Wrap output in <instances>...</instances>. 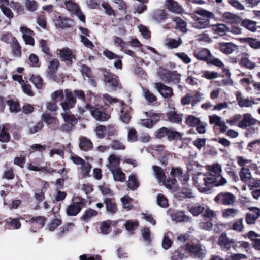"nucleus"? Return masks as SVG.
<instances>
[{
	"instance_id": "obj_36",
	"label": "nucleus",
	"mask_w": 260,
	"mask_h": 260,
	"mask_svg": "<svg viewBox=\"0 0 260 260\" xmlns=\"http://www.w3.org/2000/svg\"><path fill=\"white\" fill-rule=\"evenodd\" d=\"M180 197L193 198L194 197V193L192 189L190 187L184 186L182 188L181 192L179 193Z\"/></svg>"
},
{
	"instance_id": "obj_22",
	"label": "nucleus",
	"mask_w": 260,
	"mask_h": 260,
	"mask_svg": "<svg viewBox=\"0 0 260 260\" xmlns=\"http://www.w3.org/2000/svg\"><path fill=\"white\" fill-rule=\"evenodd\" d=\"M104 203L106 206V211L110 214L113 215L115 214L117 211L116 203L110 198H105Z\"/></svg>"
},
{
	"instance_id": "obj_16",
	"label": "nucleus",
	"mask_w": 260,
	"mask_h": 260,
	"mask_svg": "<svg viewBox=\"0 0 260 260\" xmlns=\"http://www.w3.org/2000/svg\"><path fill=\"white\" fill-rule=\"evenodd\" d=\"M120 158L114 154L110 155L108 158L106 166L110 171L119 169Z\"/></svg>"
},
{
	"instance_id": "obj_31",
	"label": "nucleus",
	"mask_w": 260,
	"mask_h": 260,
	"mask_svg": "<svg viewBox=\"0 0 260 260\" xmlns=\"http://www.w3.org/2000/svg\"><path fill=\"white\" fill-rule=\"evenodd\" d=\"M152 17L156 22H160L166 18L164 10L158 9L153 11Z\"/></svg>"
},
{
	"instance_id": "obj_2",
	"label": "nucleus",
	"mask_w": 260,
	"mask_h": 260,
	"mask_svg": "<svg viewBox=\"0 0 260 260\" xmlns=\"http://www.w3.org/2000/svg\"><path fill=\"white\" fill-rule=\"evenodd\" d=\"M195 13L204 18L197 17L196 18V21L192 25L194 28L203 29L210 27L209 19L215 18V15L212 12L203 9H200L196 10Z\"/></svg>"
},
{
	"instance_id": "obj_20",
	"label": "nucleus",
	"mask_w": 260,
	"mask_h": 260,
	"mask_svg": "<svg viewBox=\"0 0 260 260\" xmlns=\"http://www.w3.org/2000/svg\"><path fill=\"white\" fill-rule=\"evenodd\" d=\"M59 66V61L57 59H54L49 62L48 67V71L47 72V76L50 79L55 81V72Z\"/></svg>"
},
{
	"instance_id": "obj_27",
	"label": "nucleus",
	"mask_w": 260,
	"mask_h": 260,
	"mask_svg": "<svg viewBox=\"0 0 260 260\" xmlns=\"http://www.w3.org/2000/svg\"><path fill=\"white\" fill-rule=\"evenodd\" d=\"M79 147L81 150L87 151L92 149L93 144L89 139L82 137L80 138Z\"/></svg>"
},
{
	"instance_id": "obj_24",
	"label": "nucleus",
	"mask_w": 260,
	"mask_h": 260,
	"mask_svg": "<svg viewBox=\"0 0 260 260\" xmlns=\"http://www.w3.org/2000/svg\"><path fill=\"white\" fill-rule=\"evenodd\" d=\"M189 211L193 216H197L202 214L205 210V207L198 203L193 204L188 207Z\"/></svg>"
},
{
	"instance_id": "obj_21",
	"label": "nucleus",
	"mask_w": 260,
	"mask_h": 260,
	"mask_svg": "<svg viewBox=\"0 0 260 260\" xmlns=\"http://www.w3.org/2000/svg\"><path fill=\"white\" fill-rule=\"evenodd\" d=\"M211 52L207 49H203L194 53L195 57L199 60H204L208 62L211 59Z\"/></svg>"
},
{
	"instance_id": "obj_54",
	"label": "nucleus",
	"mask_w": 260,
	"mask_h": 260,
	"mask_svg": "<svg viewBox=\"0 0 260 260\" xmlns=\"http://www.w3.org/2000/svg\"><path fill=\"white\" fill-rule=\"evenodd\" d=\"M91 169V165L89 162L85 161L81 167V173L83 177L88 176Z\"/></svg>"
},
{
	"instance_id": "obj_13",
	"label": "nucleus",
	"mask_w": 260,
	"mask_h": 260,
	"mask_svg": "<svg viewBox=\"0 0 260 260\" xmlns=\"http://www.w3.org/2000/svg\"><path fill=\"white\" fill-rule=\"evenodd\" d=\"M209 122L211 124H215L216 126L219 127L221 132L224 133L226 132L227 127L224 121L221 120L220 117L216 115L210 116Z\"/></svg>"
},
{
	"instance_id": "obj_60",
	"label": "nucleus",
	"mask_w": 260,
	"mask_h": 260,
	"mask_svg": "<svg viewBox=\"0 0 260 260\" xmlns=\"http://www.w3.org/2000/svg\"><path fill=\"white\" fill-rule=\"evenodd\" d=\"M248 183V186L251 190L260 188V180L259 179L252 178Z\"/></svg>"
},
{
	"instance_id": "obj_46",
	"label": "nucleus",
	"mask_w": 260,
	"mask_h": 260,
	"mask_svg": "<svg viewBox=\"0 0 260 260\" xmlns=\"http://www.w3.org/2000/svg\"><path fill=\"white\" fill-rule=\"evenodd\" d=\"M98 212L92 209H88L82 217V219L85 221H88L91 218L96 216Z\"/></svg>"
},
{
	"instance_id": "obj_35",
	"label": "nucleus",
	"mask_w": 260,
	"mask_h": 260,
	"mask_svg": "<svg viewBox=\"0 0 260 260\" xmlns=\"http://www.w3.org/2000/svg\"><path fill=\"white\" fill-rule=\"evenodd\" d=\"M61 115L66 123H69L73 125H75L77 124V119L73 115L69 114L68 112L61 113Z\"/></svg>"
},
{
	"instance_id": "obj_9",
	"label": "nucleus",
	"mask_w": 260,
	"mask_h": 260,
	"mask_svg": "<svg viewBox=\"0 0 260 260\" xmlns=\"http://www.w3.org/2000/svg\"><path fill=\"white\" fill-rule=\"evenodd\" d=\"M248 210L253 212L256 215L247 213L246 214L245 221L248 224H253L255 223L256 219L260 217V209L256 207H251L248 208Z\"/></svg>"
},
{
	"instance_id": "obj_58",
	"label": "nucleus",
	"mask_w": 260,
	"mask_h": 260,
	"mask_svg": "<svg viewBox=\"0 0 260 260\" xmlns=\"http://www.w3.org/2000/svg\"><path fill=\"white\" fill-rule=\"evenodd\" d=\"M95 133L96 136L102 139L105 137L106 133V128L104 125H99L96 127Z\"/></svg>"
},
{
	"instance_id": "obj_41",
	"label": "nucleus",
	"mask_w": 260,
	"mask_h": 260,
	"mask_svg": "<svg viewBox=\"0 0 260 260\" xmlns=\"http://www.w3.org/2000/svg\"><path fill=\"white\" fill-rule=\"evenodd\" d=\"M143 95L148 103H152L156 100V96L147 89L143 88Z\"/></svg>"
},
{
	"instance_id": "obj_42",
	"label": "nucleus",
	"mask_w": 260,
	"mask_h": 260,
	"mask_svg": "<svg viewBox=\"0 0 260 260\" xmlns=\"http://www.w3.org/2000/svg\"><path fill=\"white\" fill-rule=\"evenodd\" d=\"M141 233L144 241L146 242L147 244H149L151 242V234L149 229L148 228L145 227L141 230Z\"/></svg>"
},
{
	"instance_id": "obj_12",
	"label": "nucleus",
	"mask_w": 260,
	"mask_h": 260,
	"mask_svg": "<svg viewBox=\"0 0 260 260\" xmlns=\"http://www.w3.org/2000/svg\"><path fill=\"white\" fill-rule=\"evenodd\" d=\"M55 25L56 27L62 29L69 28L72 26L73 21L71 19L59 16L54 20Z\"/></svg>"
},
{
	"instance_id": "obj_14",
	"label": "nucleus",
	"mask_w": 260,
	"mask_h": 260,
	"mask_svg": "<svg viewBox=\"0 0 260 260\" xmlns=\"http://www.w3.org/2000/svg\"><path fill=\"white\" fill-rule=\"evenodd\" d=\"M59 52V56L63 61H67L70 64L72 63V60L75 59L74 55L73 54L71 50L69 48H62L57 50Z\"/></svg>"
},
{
	"instance_id": "obj_33",
	"label": "nucleus",
	"mask_w": 260,
	"mask_h": 260,
	"mask_svg": "<svg viewBox=\"0 0 260 260\" xmlns=\"http://www.w3.org/2000/svg\"><path fill=\"white\" fill-rule=\"evenodd\" d=\"M115 181L123 182L125 180V174L120 168L110 171Z\"/></svg>"
},
{
	"instance_id": "obj_10",
	"label": "nucleus",
	"mask_w": 260,
	"mask_h": 260,
	"mask_svg": "<svg viewBox=\"0 0 260 260\" xmlns=\"http://www.w3.org/2000/svg\"><path fill=\"white\" fill-rule=\"evenodd\" d=\"M155 87L162 97L169 98L172 96L173 90L171 87L165 85L161 82L155 83Z\"/></svg>"
},
{
	"instance_id": "obj_37",
	"label": "nucleus",
	"mask_w": 260,
	"mask_h": 260,
	"mask_svg": "<svg viewBox=\"0 0 260 260\" xmlns=\"http://www.w3.org/2000/svg\"><path fill=\"white\" fill-rule=\"evenodd\" d=\"M30 80L37 89H41L42 88L43 81L41 77L39 76L32 75Z\"/></svg>"
},
{
	"instance_id": "obj_8",
	"label": "nucleus",
	"mask_w": 260,
	"mask_h": 260,
	"mask_svg": "<svg viewBox=\"0 0 260 260\" xmlns=\"http://www.w3.org/2000/svg\"><path fill=\"white\" fill-rule=\"evenodd\" d=\"M257 120L252 117L250 113H246L243 115V119L238 123V126L244 128L247 127H250L256 124Z\"/></svg>"
},
{
	"instance_id": "obj_3",
	"label": "nucleus",
	"mask_w": 260,
	"mask_h": 260,
	"mask_svg": "<svg viewBox=\"0 0 260 260\" xmlns=\"http://www.w3.org/2000/svg\"><path fill=\"white\" fill-rule=\"evenodd\" d=\"M85 108L87 110L90 111L91 115L96 120L107 121L110 117L109 114L104 112V108L102 106H92L89 104H87Z\"/></svg>"
},
{
	"instance_id": "obj_34",
	"label": "nucleus",
	"mask_w": 260,
	"mask_h": 260,
	"mask_svg": "<svg viewBox=\"0 0 260 260\" xmlns=\"http://www.w3.org/2000/svg\"><path fill=\"white\" fill-rule=\"evenodd\" d=\"M139 183L137 180L136 176L132 175L129 176V179L127 182V187L129 189L134 190L139 186Z\"/></svg>"
},
{
	"instance_id": "obj_39",
	"label": "nucleus",
	"mask_w": 260,
	"mask_h": 260,
	"mask_svg": "<svg viewBox=\"0 0 260 260\" xmlns=\"http://www.w3.org/2000/svg\"><path fill=\"white\" fill-rule=\"evenodd\" d=\"M214 201L218 204L228 205V193H220L214 199Z\"/></svg>"
},
{
	"instance_id": "obj_50",
	"label": "nucleus",
	"mask_w": 260,
	"mask_h": 260,
	"mask_svg": "<svg viewBox=\"0 0 260 260\" xmlns=\"http://www.w3.org/2000/svg\"><path fill=\"white\" fill-rule=\"evenodd\" d=\"M7 103L9 106V109L11 112L17 113L20 110V106L19 103L10 100L7 101Z\"/></svg>"
},
{
	"instance_id": "obj_51",
	"label": "nucleus",
	"mask_w": 260,
	"mask_h": 260,
	"mask_svg": "<svg viewBox=\"0 0 260 260\" xmlns=\"http://www.w3.org/2000/svg\"><path fill=\"white\" fill-rule=\"evenodd\" d=\"M0 8L2 13L9 20L13 18L14 14L9 8L3 5H0Z\"/></svg>"
},
{
	"instance_id": "obj_56",
	"label": "nucleus",
	"mask_w": 260,
	"mask_h": 260,
	"mask_svg": "<svg viewBox=\"0 0 260 260\" xmlns=\"http://www.w3.org/2000/svg\"><path fill=\"white\" fill-rule=\"evenodd\" d=\"M182 43L181 39L175 40L173 39H169L167 40L166 44L171 48H175L181 45Z\"/></svg>"
},
{
	"instance_id": "obj_52",
	"label": "nucleus",
	"mask_w": 260,
	"mask_h": 260,
	"mask_svg": "<svg viewBox=\"0 0 260 260\" xmlns=\"http://www.w3.org/2000/svg\"><path fill=\"white\" fill-rule=\"evenodd\" d=\"M157 203L162 208H166L168 206L167 198L162 194H159L157 196Z\"/></svg>"
},
{
	"instance_id": "obj_19",
	"label": "nucleus",
	"mask_w": 260,
	"mask_h": 260,
	"mask_svg": "<svg viewBox=\"0 0 260 260\" xmlns=\"http://www.w3.org/2000/svg\"><path fill=\"white\" fill-rule=\"evenodd\" d=\"M166 5L170 12L181 13L183 10V8L174 0H167Z\"/></svg>"
},
{
	"instance_id": "obj_26",
	"label": "nucleus",
	"mask_w": 260,
	"mask_h": 260,
	"mask_svg": "<svg viewBox=\"0 0 260 260\" xmlns=\"http://www.w3.org/2000/svg\"><path fill=\"white\" fill-rule=\"evenodd\" d=\"M239 175L241 180L245 183L249 182L252 179L251 173L249 169L245 167L242 168Z\"/></svg>"
},
{
	"instance_id": "obj_25",
	"label": "nucleus",
	"mask_w": 260,
	"mask_h": 260,
	"mask_svg": "<svg viewBox=\"0 0 260 260\" xmlns=\"http://www.w3.org/2000/svg\"><path fill=\"white\" fill-rule=\"evenodd\" d=\"M167 118L171 122L180 124L182 122L183 115L175 111H170L167 114Z\"/></svg>"
},
{
	"instance_id": "obj_7",
	"label": "nucleus",
	"mask_w": 260,
	"mask_h": 260,
	"mask_svg": "<svg viewBox=\"0 0 260 260\" xmlns=\"http://www.w3.org/2000/svg\"><path fill=\"white\" fill-rule=\"evenodd\" d=\"M185 249L188 250L192 256L196 258L203 259L206 254V250L197 245L186 244Z\"/></svg>"
},
{
	"instance_id": "obj_4",
	"label": "nucleus",
	"mask_w": 260,
	"mask_h": 260,
	"mask_svg": "<svg viewBox=\"0 0 260 260\" xmlns=\"http://www.w3.org/2000/svg\"><path fill=\"white\" fill-rule=\"evenodd\" d=\"M242 19L237 15L229 12V32L233 35H239L241 29L239 27L241 25Z\"/></svg>"
},
{
	"instance_id": "obj_23",
	"label": "nucleus",
	"mask_w": 260,
	"mask_h": 260,
	"mask_svg": "<svg viewBox=\"0 0 260 260\" xmlns=\"http://www.w3.org/2000/svg\"><path fill=\"white\" fill-rule=\"evenodd\" d=\"M153 175L159 182H164L166 177L164 170L159 166H153Z\"/></svg>"
},
{
	"instance_id": "obj_32",
	"label": "nucleus",
	"mask_w": 260,
	"mask_h": 260,
	"mask_svg": "<svg viewBox=\"0 0 260 260\" xmlns=\"http://www.w3.org/2000/svg\"><path fill=\"white\" fill-rule=\"evenodd\" d=\"M11 47L13 54L16 57H20L21 53V49L17 40L14 38L12 39Z\"/></svg>"
},
{
	"instance_id": "obj_45",
	"label": "nucleus",
	"mask_w": 260,
	"mask_h": 260,
	"mask_svg": "<svg viewBox=\"0 0 260 260\" xmlns=\"http://www.w3.org/2000/svg\"><path fill=\"white\" fill-rule=\"evenodd\" d=\"M243 222L242 218L238 219L233 224L231 229L237 232H241L244 228Z\"/></svg>"
},
{
	"instance_id": "obj_48",
	"label": "nucleus",
	"mask_w": 260,
	"mask_h": 260,
	"mask_svg": "<svg viewBox=\"0 0 260 260\" xmlns=\"http://www.w3.org/2000/svg\"><path fill=\"white\" fill-rule=\"evenodd\" d=\"M0 133V141L3 143L8 142L10 139V136L7 129L4 127L1 128Z\"/></svg>"
},
{
	"instance_id": "obj_64",
	"label": "nucleus",
	"mask_w": 260,
	"mask_h": 260,
	"mask_svg": "<svg viewBox=\"0 0 260 260\" xmlns=\"http://www.w3.org/2000/svg\"><path fill=\"white\" fill-rule=\"evenodd\" d=\"M63 93L62 90H57L52 94V99L54 101L57 102L62 100Z\"/></svg>"
},
{
	"instance_id": "obj_61",
	"label": "nucleus",
	"mask_w": 260,
	"mask_h": 260,
	"mask_svg": "<svg viewBox=\"0 0 260 260\" xmlns=\"http://www.w3.org/2000/svg\"><path fill=\"white\" fill-rule=\"evenodd\" d=\"M171 73V72L168 70L162 71L159 75L161 79L166 83H170Z\"/></svg>"
},
{
	"instance_id": "obj_5",
	"label": "nucleus",
	"mask_w": 260,
	"mask_h": 260,
	"mask_svg": "<svg viewBox=\"0 0 260 260\" xmlns=\"http://www.w3.org/2000/svg\"><path fill=\"white\" fill-rule=\"evenodd\" d=\"M103 76L105 83L109 84L112 90L115 91L121 88L120 84H119L118 78L117 76L104 70Z\"/></svg>"
},
{
	"instance_id": "obj_63",
	"label": "nucleus",
	"mask_w": 260,
	"mask_h": 260,
	"mask_svg": "<svg viewBox=\"0 0 260 260\" xmlns=\"http://www.w3.org/2000/svg\"><path fill=\"white\" fill-rule=\"evenodd\" d=\"M172 176L178 179L183 175V170L180 168H172L171 171Z\"/></svg>"
},
{
	"instance_id": "obj_11",
	"label": "nucleus",
	"mask_w": 260,
	"mask_h": 260,
	"mask_svg": "<svg viewBox=\"0 0 260 260\" xmlns=\"http://www.w3.org/2000/svg\"><path fill=\"white\" fill-rule=\"evenodd\" d=\"M79 200V202H74L69 206L67 209V214L68 216H76L80 212L82 209V199Z\"/></svg>"
},
{
	"instance_id": "obj_62",
	"label": "nucleus",
	"mask_w": 260,
	"mask_h": 260,
	"mask_svg": "<svg viewBox=\"0 0 260 260\" xmlns=\"http://www.w3.org/2000/svg\"><path fill=\"white\" fill-rule=\"evenodd\" d=\"M120 119L121 121L125 124H128L131 120V116L127 112H125L121 110L120 115Z\"/></svg>"
},
{
	"instance_id": "obj_59",
	"label": "nucleus",
	"mask_w": 260,
	"mask_h": 260,
	"mask_svg": "<svg viewBox=\"0 0 260 260\" xmlns=\"http://www.w3.org/2000/svg\"><path fill=\"white\" fill-rule=\"evenodd\" d=\"M219 244L220 245L221 248L226 249L228 245V237L225 233L221 234L219 238Z\"/></svg>"
},
{
	"instance_id": "obj_30",
	"label": "nucleus",
	"mask_w": 260,
	"mask_h": 260,
	"mask_svg": "<svg viewBox=\"0 0 260 260\" xmlns=\"http://www.w3.org/2000/svg\"><path fill=\"white\" fill-rule=\"evenodd\" d=\"M173 21L176 24V28L180 29L182 32L186 33L188 31L186 22L180 17L175 18L173 19Z\"/></svg>"
},
{
	"instance_id": "obj_18",
	"label": "nucleus",
	"mask_w": 260,
	"mask_h": 260,
	"mask_svg": "<svg viewBox=\"0 0 260 260\" xmlns=\"http://www.w3.org/2000/svg\"><path fill=\"white\" fill-rule=\"evenodd\" d=\"M172 220L176 222L191 221V218L185 215L184 212H176L171 215Z\"/></svg>"
},
{
	"instance_id": "obj_15",
	"label": "nucleus",
	"mask_w": 260,
	"mask_h": 260,
	"mask_svg": "<svg viewBox=\"0 0 260 260\" xmlns=\"http://www.w3.org/2000/svg\"><path fill=\"white\" fill-rule=\"evenodd\" d=\"M236 96L238 105L241 107H250L256 103L252 98L250 99H243L241 93L239 92H236Z\"/></svg>"
},
{
	"instance_id": "obj_44",
	"label": "nucleus",
	"mask_w": 260,
	"mask_h": 260,
	"mask_svg": "<svg viewBox=\"0 0 260 260\" xmlns=\"http://www.w3.org/2000/svg\"><path fill=\"white\" fill-rule=\"evenodd\" d=\"M127 141L129 142H136L138 140L137 131L134 128H128Z\"/></svg>"
},
{
	"instance_id": "obj_47",
	"label": "nucleus",
	"mask_w": 260,
	"mask_h": 260,
	"mask_svg": "<svg viewBox=\"0 0 260 260\" xmlns=\"http://www.w3.org/2000/svg\"><path fill=\"white\" fill-rule=\"evenodd\" d=\"M167 138L169 141H171L173 139L181 140L182 139V135L177 131L169 129L167 134Z\"/></svg>"
},
{
	"instance_id": "obj_40",
	"label": "nucleus",
	"mask_w": 260,
	"mask_h": 260,
	"mask_svg": "<svg viewBox=\"0 0 260 260\" xmlns=\"http://www.w3.org/2000/svg\"><path fill=\"white\" fill-rule=\"evenodd\" d=\"M132 200V199L128 196H125L121 198V201L122 203L123 208L127 211L132 209L133 207V206L130 204Z\"/></svg>"
},
{
	"instance_id": "obj_49",
	"label": "nucleus",
	"mask_w": 260,
	"mask_h": 260,
	"mask_svg": "<svg viewBox=\"0 0 260 260\" xmlns=\"http://www.w3.org/2000/svg\"><path fill=\"white\" fill-rule=\"evenodd\" d=\"M200 122V119L193 115L188 116L186 120V123L191 127H195Z\"/></svg>"
},
{
	"instance_id": "obj_1",
	"label": "nucleus",
	"mask_w": 260,
	"mask_h": 260,
	"mask_svg": "<svg viewBox=\"0 0 260 260\" xmlns=\"http://www.w3.org/2000/svg\"><path fill=\"white\" fill-rule=\"evenodd\" d=\"M210 174L204 178L205 186L199 185V190L201 192H206L213 186H218L226 183V180L221 175V167L219 164L213 165L209 168Z\"/></svg>"
},
{
	"instance_id": "obj_17",
	"label": "nucleus",
	"mask_w": 260,
	"mask_h": 260,
	"mask_svg": "<svg viewBox=\"0 0 260 260\" xmlns=\"http://www.w3.org/2000/svg\"><path fill=\"white\" fill-rule=\"evenodd\" d=\"M42 119L47 124L48 127L51 129H55L57 127L56 119L51 116L49 114L44 113L42 115Z\"/></svg>"
},
{
	"instance_id": "obj_38",
	"label": "nucleus",
	"mask_w": 260,
	"mask_h": 260,
	"mask_svg": "<svg viewBox=\"0 0 260 260\" xmlns=\"http://www.w3.org/2000/svg\"><path fill=\"white\" fill-rule=\"evenodd\" d=\"M213 29L220 36H224L226 34L227 27L225 24H218L213 26Z\"/></svg>"
},
{
	"instance_id": "obj_57",
	"label": "nucleus",
	"mask_w": 260,
	"mask_h": 260,
	"mask_svg": "<svg viewBox=\"0 0 260 260\" xmlns=\"http://www.w3.org/2000/svg\"><path fill=\"white\" fill-rule=\"evenodd\" d=\"M111 148L113 150H124L125 146L119 140H113L110 144Z\"/></svg>"
},
{
	"instance_id": "obj_6",
	"label": "nucleus",
	"mask_w": 260,
	"mask_h": 260,
	"mask_svg": "<svg viewBox=\"0 0 260 260\" xmlns=\"http://www.w3.org/2000/svg\"><path fill=\"white\" fill-rule=\"evenodd\" d=\"M64 93L66 94V99L64 101L61 103V105L65 112H69L70 109L74 107L76 103V100L74 98L73 94L69 90H65Z\"/></svg>"
},
{
	"instance_id": "obj_53",
	"label": "nucleus",
	"mask_w": 260,
	"mask_h": 260,
	"mask_svg": "<svg viewBox=\"0 0 260 260\" xmlns=\"http://www.w3.org/2000/svg\"><path fill=\"white\" fill-rule=\"evenodd\" d=\"M241 64L247 69H252L255 67V63L251 61L246 57H243L241 60Z\"/></svg>"
},
{
	"instance_id": "obj_29",
	"label": "nucleus",
	"mask_w": 260,
	"mask_h": 260,
	"mask_svg": "<svg viewBox=\"0 0 260 260\" xmlns=\"http://www.w3.org/2000/svg\"><path fill=\"white\" fill-rule=\"evenodd\" d=\"M256 24V22L247 19L243 20L241 23V25L249 31L255 32L257 28Z\"/></svg>"
},
{
	"instance_id": "obj_43",
	"label": "nucleus",
	"mask_w": 260,
	"mask_h": 260,
	"mask_svg": "<svg viewBox=\"0 0 260 260\" xmlns=\"http://www.w3.org/2000/svg\"><path fill=\"white\" fill-rule=\"evenodd\" d=\"M111 221L110 220L104 221L101 224V232L104 234H107L109 233L111 230Z\"/></svg>"
},
{
	"instance_id": "obj_28",
	"label": "nucleus",
	"mask_w": 260,
	"mask_h": 260,
	"mask_svg": "<svg viewBox=\"0 0 260 260\" xmlns=\"http://www.w3.org/2000/svg\"><path fill=\"white\" fill-rule=\"evenodd\" d=\"M46 220V218L42 216L32 217L30 223L35 226L36 229H40L44 225Z\"/></svg>"
},
{
	"instance_id": "obj_55",
	"label": "nucleus",
	"mask_w": 260,
	"mask_h": 260,
	"mask_svg": "<svg viewBox=\"0 0 260 260\" xmlns=\"http://www.w3.org/2000/svg\"><path fill=\"white\" fill-rule=\"evenodd\" d=\"M25 5L27 9L31 12L36 11L38 7L37 2L31 0H26Z\"/></svg>"
}]
</instances>
